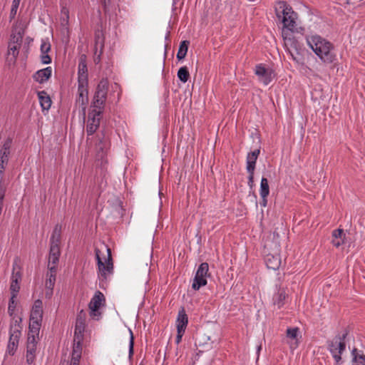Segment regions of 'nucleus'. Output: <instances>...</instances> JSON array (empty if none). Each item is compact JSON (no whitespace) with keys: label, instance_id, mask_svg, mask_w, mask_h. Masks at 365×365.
Instances as JSON below:
<instances>
[{"label":"nucleus","instance_id":"1","mask_svg":"<svg viewBox=\"0 0 365 365\" xmlns=\"http://www.w3.org/2000/svg\"><path fill=\"white\" fill-rule=\"evenodd\" d=\"M275 13L277 19L283 24L282 33L284 30L289 32H294L297 30V14L285 1L277 2L275 6Z\"/></svg>","mask_w":365,"mask_h":365},{"label":"nucleus","instance_id":"2","mask_svg":"<svg viewBox=\"0 0 365 365\" xmlns=\"http://www.w3.org/2000/svg\"><path fill=\"white\" fill-rule=\"evenodd\" d=\"M85 321L86 314L81 311L77 316L74 339H73V348L71 355V361L69 364L68 361L61 362V365H78L79 360L81 357V341L83 340V333L85 331Z\"/></svg>","mask_w":365,"mask_h":365},{"label":"nucleus","instance_id":"3","mask_svg":"<svg viewBox=\"0 0 365 365\" xmlns=\"http://www.w3.org/2000/svg\"><path fill=\"white\" fill-rule=\"evenodd\" d=\"M307 43L314 52L326 63H331L335 59L331 44L318 36L307 38Z\"/></svg>","mask_w":365,"mask_h":365},{"label":"nucleus","instance_id":"4","mask_svg":"<svg viewBox=\"0 0 365 365\" xmlns=\"http://www.w3.org/2000/svg\"><path fill=\"white\" fill-rule=\"evenodd\" d=\"M106 248V254L101 253L99 249H96V257L98 267V277L101 280H107L113 274V264L110 250Z\"/></svg>","mask_w":365,"mask_h":365},{"label":"nucleus","instance_id":"5","mask_svg":"<svg viewBox=\"0 0 365 365\" xmlns=\"http://www.w3.org/2000/svg\"><path fill=\"white\" fill-rule=\"evenodd\" d=\"M292 33L293 32L289 33L287 30H284V31L282 32V36L284 39V45L292 59L299 64H303V49L300 43L293 36Z\"/></svg>","mask_w":365,"mask_h":365},{"label":"nucleus","instance_id":"6","mask_svg":"<svg viewBox=\"0 0 365 365\" xmlns=\"http://www.w3.org/2000/svg\"><path fill=\"white\" fill-rule=\"evenodd\" d=\"M108 82L103 79L98 83L91 104L92 110H96V114L102 113L107 98Z\"/></svg>","mask_w":365,"mask_h":365},{"label":"nucleus","instance_id":"7","mask_svg":"<svg viewBox=\"0 0 365 365\" xmlns=\"http://www.w3.org/2000/svg\"><path fill=\"white\" fill-rule=\"evenodd\" d=\"M21 335V327L17 320L12 322L9 331V340L7 345L6 352L8 354L13 356L19 346V339Z\"/></svg>","mask_w":365,"mask_h":365},{"label":"nucleus","instance_id":"8","mask_svg":"<svg viewBox=\"0 0 365 365\" xmlns=\"http://www.w3.org/2000/svg\"><path fill=\"white\" fill-rule=\"evenodd\" d=\"M346 334L345 333L342 336H336L328 344V349L336 363L340 362L341 359V354L345 350L344 339Z\"/></svg>","mask_w":365,"mask_h":365},{"label":"nucleus","instance_id":"9","mask_svg":"<svg viewBox=\"0 0 365 365\" xmlns=\"http://www.w3.org/2000/svg\"><path fill=\"white\" fill-rule=\"evenodd\" d=\"M43 316V303L40 299L35 301L30 317L29 330L38 332Z\"/></svg>","mask_w":365,"mask_h":365},{"label":"nucleus","instance_id":"10","mask_svg":"<svg viewBox=\"0 0 365 365\" xmlns=\"http://www.w3.org/2000/svg\"><path fill=\"white\" fill-rule=\"evenodd\" d=\"M209 265L206 262L202 263L195 274V277L192 283V288L198 290L201 287L207 284V277L208 274Z\"/></svg>","mask_w":365,"mask_h":365},{"label":"nucleus","instance_id":"11","mask_svg":"<svg viewBox=\"0 0 365 365\" xmlns=\"http://www.w3.org/2000/svg\"><path fill=\"white\" fill-rule=\"evenodd\" d=\"M104 302V295L99 291L96 292L89 303V309L91 310L90 315L94 319H99L101 312H98V309L103 305Z\"/></svg>","mask_w":365,"mask_h":365},{"label":"nucleus","instance_id":"12","mask_svg":"<svg viewBox=\"0 0 365 365\" xmlns=\"http://www.w3.org/2000/svg\"><path fill=\"white\" fill-rule=\"evenodd\" d=\"M149 272L150 268L148 262L145 263L141 269H136L133 280L137 287L145 289V287L149 281Z\"/></svg>","mask_w":365,"mask_h":365},{"label":"nucleus","instance_id":"13","mask_svg":"<svg viewBox=\"0 0 365 365\" xmlns=\"http://www.w3.org/2000/svg\"><path fill=\"white\" fill-rule=\"evenodd\" d=\"M38 334V332L31 331V330L29 331L26 346V361L29 364H31L35 359Z\"/></svg>","mask_w":365,"mask_h":365},{"label":"nucleus","instance_id":"14","mask_svg":"<svg viewBox=\"0 0 365 365\" xmlns=\"http://www.w3.org/2000/svg\"><path fill=\"white\" fill-rule=\"evenodd\" d=\"M22 42V36L20 34L12 35L9 45L8 55L11 57V61H15L18 54L19 49Z\"/></svg>","mask_w":365,"mask_h":365},{"label":"nucleus","instance_id":"15","mask_svg":"<svg viewBox=\"0 0 365 365\" xmlns=\"http://www.w3.org/2000/svg\"><path fill=\"white\" fill-rule=\"evenodd\" d=\"M78 96L76 104L81 108L82 112L85 114L86 108L88 102L87 84H78Z\"/></svg>","mask_w":365,"mask_h":365},{"label":"nucleus","instance_id":"16","mask_svg":"<svg viewBox=\"0 0 365 365\" xmlns=\"http://www.w3.org/2000/svg\"><path fill=\"white\" fill-rule=\"evenodd\" d=\"M96 110H92L88 115L86 132L89 135H93L96 131L100 125L101 113L96 114Z\"/></svg>","mask_w":365,"mask_h":365},{"label":"nucleus","instance_id":"17","mask_svg":"<svg viewBox=\"0 0 365 365\" xmlns=\"http://www.w3.org/2000/svg\"><path fill=\"white\" fill-rule=\"evenodd\" d=\"M86 56L81 54L79 57L78 63V84H87L88 69L86 64Z\"/></svg>","mask_w":365,"mask_h":365},{"label":"nucleus","instance_id":"18","mask_svg":"<svg viewBox=\"0 0 365 365\" xmlns=\"http://www.w3.org/2000/svg\"><path fill=\"white\" fill-rule=\"evenodd\" d=\"M255 74L258 76L259 80L264 85H268L272 80V71L266 69L262 65H257L255 68Z\"/></svg>","mask_w":365,"mask_h":365},{"label":"nucleus","instance_id":"19","mask_svg":"<svg viewBox=\"0 0 365 365\" xmlns=\"http://www.w3.org/2000/svg\"><path fill=\"white\" fill-rule=\"evenodd\" d=\"M56 269L55 266L51 267L49 272L47 274V279L46 280V296L51 297L53 294V289L56 282Z\"/></svg>","mask_w":365,"mask_h":365},{"label":"nucleus","instance_id":"20","mask_svg":"<svg viewBox=\"0 0 365 365\" xmlns=\"http://www.w3.org/2000/svg\"><path fill=\"white\" fill-rule=\"evenodd\" d=\"M101 135L102 136L98 135V143L96 144V158L98 160H103L106 157L109 143L108 140L104 137V135L103 134Z\"/></svg>","mask_w":365,"mask_h":365},{"label":"nucleus","instance_id":"21","mask_svg":"<svg viewBox=\"0 0 365 365\" xmlns=\"http://www.w3.org/2000/svg\"><path fill=\"white\" fill-rule=\"evenodd\" d=\"M12 145V139L8 138L4 141L1 148L0 149V163L7 165L9 158L11 153Z\"/></svg>","mask_w":365,"mask_h":365},{"label":"nucleus","instance_id":"22","mask_svg":"<svg viewBox=\"0 0 365 365\" xmlns=\"http://www.w3.org/2000/svg\"><path fill=\"white\" fill-rule=\"evenodd\" d=\"M265 263L268 269L277 270L281 265V258L276 252L274 254L268 253L265 257Z\"/></svg>","mask_w":365,"mask_h":365},{"label":"nucleus","instance_id":"23","mask_svg":"<svg viewBox=\"0 0 365 365\" xmlns=\"http://www.w3.org/2000/svg\"><path fill=\"white\" fill-rule=\"evenodd\" d=\"M287 297V291L284 288H279L273 296V304L277 309H280L284 304V300Z\"/></svg>","mask_w":365,"mask_h":365},{"label":"nucleus","instance_id":"24","mask_svg":"<svg viewBox=\"0 0 365 365\" xmlns=\"http://www.w3.org/2000/svg\"><path fill=\"white\" fill-rule=\"evenodd\" d=\"M260 153L259 149H256L254 151L249 153L247 156V171H255V164L257 158Z\"/></svg>","mask_w":365,"mask_h":365},{"label":"nucleus","instance_id":"25","mask_svg":"<svg viewBox=\"0 0 365 365\" xmlns=\"http://www.w3.org/2000/svg\"><path fill=\"white\" fill-rule=\"evenodd\" d=\"M51 68L47 67L36 72L33 77L36 81L42 83L46 81L51 77Z\"/></svg>","mask_w":365,"mask_h":365},{"label":"nucleus","instance_id":"26","mask_svg":"<svg viewBox=\"0 0 365 365\" xmlns=\"http://www.w3.org/2000/svg\"><path fill=\"white\" fill-rule=\"evenodd\" d=\"M345 234L342 229H337L332 232L331 243L336 247H339L344 243Z\"/></svg>","mask_w":365,"mask_h":365},{"label":"nucleus","instance_id":"27","mask_svg":"<svg viewBox=\"0 0 365 365\" xmlns=\"http://www.w3.org/2000/svg\"><path fill=\"white\" fill-rule=\"evenodd\" d=\"M15 267H14L10 289L11 296L14 295L16 297L20 288L19 285V281L21 279V274L19 271L15 272Z\"/></svg>","mask_w":365,"mask_h":365},{"label":"nucleus","instance_id":"28","mask_svg":"<svg viewBox=\"0 0 365 365\" xmlns=\"http://www.w3.org/2000/svg\"><path fill=\"white\" fill-rule=\"evenodd\" d=\"M187 322L188 320L187 314H185V309L182 308L178 312V316L176 321L177 329L185 331L187 325Z\"/></svg>","mask_w":365,"mask_h":365},{"label":"nucleus","instance_id":"29","mask_svg":"<svg viewBox=\"0 0 365 365\" xmlns=\"http://www.w3.org/2000/svg\"><path fill=\"white\" fill-rule=\"evenodd\" d=\"M60 256V248H56V247H50V253L48 257V269L51 267L55 266L56 268V264L58 262Z\"/></svg>","mask_w":365,"mask_h":365},{"label":"nucleus","instance_id":"30","mask_svg":"<svg viewBox=\"0 0 365 365\" xmlns=\"http://www.w3.org/2000/svg\"><path fill=\"white\" fill-rule=\"evenodd\" d=\"M298 332L299 329L297 327L287 329V337L293 341L290 342V347L292 349H295L298 346Z\"/></svg>","mask_w":365,"mask_h":365},{"label":"nucleus","instance_id":"31","mask_svg":"<svg viewBox=\"0 0 365 365\" xmlns=\"http://www.w3.org/2000/svg\"><path fill=\"white\" fill-rule=\"evenodd\" d=\"M38 100L43 110H48L51 106V100L49 96L45 91L38 93Z\"/></svg>","mask_w":365,"mask_h":365},{"label":"nucleus","instance_id":"32","mask_svg":"<svg viewBox=\"0 0 365 365\" xmlns=\"http://www.w3.org/2000/svg\"><path fill=\"white\" fill-rule=\"evenodd\" d=\"M61 242V227L56 225L53 231L51 237V247L56 248H60L59 245Z\"/></svg>","mask_w":365,"mask_h":365},{"label":"nucleus","instance_id":"33","mask_svg":"<svg viewBox=\"0 0 365 365\" xmlns=\"http://www.w3.org/2000/svg\"><path fill=\"white\" fill-rule=\"evenodd\" d=\"M188 45H189V41H183L180 43V47H179V49H178V51L177 53V58L179 60H182L185 57L187 52V49H188Z\"/></svg>","mask_w":365,"mask_h":365},{"label":"nucleus","instance_id":"34","mask_svg":"<svg viewBox=\"0 0 365 365\" xmlns=\"http://www.w3.org/2000/svg\"><path fill=\"white\" fill-rule=\"evenodd\" d=\"M69 23V11L66 7H63L61 9V25L65 29H68Z\"/></svg>","mask_w":365,"mask_h":365},{"label":"nucleus","instance_id":"35","mask_svg":"<svg viewBox=\"0 0 365 365\" xmlns=\"http://www.w3.org/2000/svg\"><path fill=\"white\" fill-rule=\"evenodd\" d=\"M269 193V187L268 180L265 178H262L260 183V195L261 197H267Z\"/></svg>","mask_w":365,"mask_h":365},{"label":"nucleus","instance_id":"36","mask_svg":"<svg viewBox=\"0 0 365 365\" xmlns=\"http://www.w3.org/2000/svg\"><path fill=\"white\" fill-rule=\"evenodd\" d=\"M189 76H190V74H189L187 67H185V66L181 67L178 70V77L182 82H183V83L187 82L189 78Z\"/></svg>","mask_w":365,"mask_h":365},{"label":"nucleus","instance_id":"37","mask_svg":"<svg viewBox=\"0 0 365 365\" xmlns=\"http://www.w3.org/2000/svg\"><path fill=\"white\" fill-rule=\"evenodd\" d=\"M16 296H11V299H10V301H9V307H8V312H9V314L12 317L14 314V312H15V309H16Z\"/></svg>","mask_w":365,"mask_h":365},{"label":"nucleus","instance_id":"38","mask_svg":"<svg viewBox=\"0 0 365 365\" xmlns=\"http://www.w3.org/2000/svg\"><path fill=\"white\" fill-rule=\"evenodd\" d=\"M352 355L354 356V360L357 363L362 364L364 361H365V355L364 354H359L357 353V350L354 349L352 351Z\"/></svg>","mask_w":365,"mask_h":365},{"label":"nucleus","instance_id":"39","mask_svg":"<svg viewBox=\"0 0 365 365\" xmlns=\"http://www.w3.org/2000/svg\"><path fill=\"white\" fill-rule=\"evenodd\" d=\"M129 333H130L129 357L131 358V356L133 354L134 336H133V332L130 329H129Z\"/></svg>","mask_w":365,"mask_h":365},{"label":"nucleus","instance_id":"40","mask_svg":"<svg viewBox=\"0 0 365 365\" xmlns=\"http://www.w3.org/2000/svg\"><path fill=\"white\" fill-rule=\"evenodd\" d=\"M51 50V45L48 42L43 41L41 45V53H48V52Z\"/></svg>","mask_w":365,"mask_h":365},{"label":"nucleus","instance_id":"41","mask_svg":"<svg viewBox=\"0 0 365 365\" xmlns=\"http://www.w3.org/2000/svg\"><path fill=\"white\" fill-rule=\"evenodd\" d=\"M248 173H249V177H248V185L250 186V187L252 189L254 186V173H255V171H247Z\"/></svg>","mask_w":365,"mask_h":365},{"label":"nucleus","instance_id":"42","mask_svg":"<svg viewBox=\"0 0 365 365\" xmlns=\"http://www.w3.org/2000/svg\"><path fill=\"white\" fill-rule=\"evenodd\" d=\"M41 61L44 64L50 63L51 59L47 53H41Z\"/></svg>","mask_w":365,"mask_h":365},{"label":"nucleus","instance_id":"43","mask_svg":"<svg viewBox=\"0 0 365 365\" xmlns=\"http://www.w3.org/2000/svg\"><path fill=\"white\" fill-rule=\"evenodd\" d=\"M185 331L181 330H178V334L176 336V343L179 344L182 339V336L184 334Z\"/></svg>","mask_w":365,"mask_h":365},{"label":"nucleus","instance_id":"44","mask_svg":"<svg viewBox=\"0 0 365 365\" xmlns=\"http://www.w3.org/2000/svg\"><path fill=\"white\" fill-rule=\"evenodd\" d=\"M19 4H20V0H13V2H12V8H14V9H18V7L19 6Z\"/></svg>","mask_w":365,"mask_h":365},{"label":"nucleus","instance_id":"45","mask_svg":"<svg viewBox=\"0 0 365 365\" xmlns=\"http://www.w3.org/2000/svg\"><path fill=\"white\" fill-rule=\"evenodd\" d=\"M6 165L5 164H3V163H0V178L1 177H3L2 176V174L4 173V170H5V167H6Z\"/></svg>","mask_w":365,"mask_h":365},{"label":"nucleus","instance_id":"46","mask_svg":"<svg viewBox=\"0 0 365 365\" xmlns=\"http://www.w3.org/2000/svg\"><path fill=\"white\" fill-rule=\"evenodd\" d=\"M267 197H262V201L260 202L261 205L263 206V207H266L267 206Z\"/></svg>","mask_w":365,"mask_h":365},{"label":"nucleus","instance_id":"47","mask_svg":"<svg viewBox=\"0 0 365 365\" xmlns=\"http://www.w3.org/2000/svg\"><path fill=\"white\" fill-rule=\"evenodd\" d=\"M16 11H17V9H14V8L11 7V16L14 17L16 15Z\"/></svg>","mask_w":365,"mask_h":365},{"label":"nucleus","instance_id":"48","mask_svg":"<svg viewBox=\"0 0 365 365\" xmlns=\"http://www.w3.org/2000/svg\"><path fill=\"white\" fill-rule=\"evenodd\" d=\"M261 349H262V345H259V346H257V354H258V355H259V351H260Z\"/></svg>","mask_w":365,"mask_h":365},{"label":"nucleus","instance_id":"49","mask_svg":"<svg viewBox=\"0 0 365 365\" xmlns=\"http://www.w3.org/2000/svg\"><path fill=\"white\" fill-rule=\"evenodd\" d=\"M97 39H96V45L99 43V41H100V36H98L97 37Z\"/></svg>","mask_w":365,"mask_h":365},{"label":"nucleus","instance_id":"50","mask_svg":"<svg viewBox=\"0 0 365 365\" xmlns=\"http://www.w3.org/2000/svg\"><path fill=\"white\" fill-rule=\"evenodd\" d=\"M106 1H107V0H102L103 3L104 4H106Z\"/></svg>","mask_w":365,"mask_h":365},{"label":"nucleus","instance_id":"51","mask_svg":"<svg viewBox=\"0 0 365 365\" xmlns=\"http://www.w3.org/2000/svg\"><path fill=\"white\" fill-rule=\"evenodd\" d=\"M357 365H359V364H357Z\"/></svg>","mask_w":365,"mask_h":365}]
</instances>
